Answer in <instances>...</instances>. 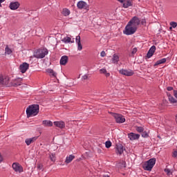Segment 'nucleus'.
<instances>
[{
  "label": "nucleus",
  "instance_id": "nucleus-1",
  "mask_svg": "<svg viewBox=\"0 0 177 177\" xmlns=\"http://www.w3.org/2000/svg\"><path fill=\"white\" fill-rule=\"evenodd\" d=\"M39 113V105L38 104H32L30 105L26 109V114L27 117H35Z\"/></svg>",
  "mask_w": 177,
  "mask_h": 177
},
{
  "label": "nucleus",
  "instance_id": "nucleus-2",
  "mask_svg": "<svg viewBox=\"0 0 177 177\" xmlns=\"http://www.w3.org/2000/svg\"><path fill=\"white\" fill-rule=\"evenodd\" d=\"M156 161L155 158L149 159L142 165L143 169H145V171H151L154 165H156Z\"/></svg>",
  "mask_w": 177,
  "mask_h": 177
},
{
  "label": "nucleus",
  "instance_id": "nucleus-3",
  "mask_svg": "<svg viewBox=\"0 0 177 177\" xmlns=\"http://www.w3.org/2000/svg\"><path fill=\"white\" fill-rule=\"evenodd\" d=\"M48 53H49V51H48L46 48L39 49L34 53L33 56L36 57V59H44Z\"/></svg>",
  "mask_w": 177,
  "mask_h": 177
},
{
  "label": "nucleus",
  "instance_id": "nucleus-4",
  "mask_svg": "<svg viewBox=\"0 0 177 177\" xmlns=\"http://www.w3.org/2000/svg\"><path fill=\"white\" fill-rule=\"evenodd\" d=\"M137 30L136 27L133 26L131 24L128 23L124 30V34L126 35H132L136 32Z\"/></svg>",
  "mask_w": 177,
  "mask_h": 177
},
{
  "label": "nucleus",
  "instance_id": "nucleus-5",
  "mask_svg": "<svg viewBox=\"0 0 177 177\" xmlns=\"http://www.w3.org/2000/svg\"><path fill=\"white\" fill-rule=\"evenodd\" d=\"M112 117L115 120L117 124H124L125 122V117L121 114L111 113Z\"/></svg>",
  "mask_w": 177,
  "mask_h": 177
},
{
  "label": "nucleus",
  "instance_id": "nucleus-6",
  "mask_svg": "<svg viewBox=\"0 0 177 177\" xmlns=\"http://www.w3.org/2000/svg\"><path fill=\"white\" fill-rule=\"evenodd\" d=\"M129 24H130L133 27H136V28L138 29V26L140 24V19L138 17H133L129 21Z\"/></svg>",
  "mask_w": 177,
  "mask_h": 177
},
{
  "label": "nucleus",
  "instance_id": "nucleus-7",
  "mask_svg": "<svg viewBox=\"0 0 177 177\" xmlns=\"http://www.w3.org/2000/svg\"><path fill=\"white\" fill-rule=\"evenodd\" d=\"M12 168L15 172H19V174H21V172L24 171L23 166L17 162L12 163Z\"/></svg>",
  "mask_w": 177,
  "mask_h": 177
},
{
  "label": "nucleus",
  "instance_id": "nucleus-8",
  "mask_svg": "<svg viewBox=\"0 0 177 177\" xmlns=\"http://www.w3.org/2000/svg\"><path fill=\"white\" fill-rule=\"evenodd\" d=\"M30 68V64L27 62H23L20 66H19V70L22 74H24Z\"/></svg>",
  "mask_w": 177,
  "mask_h": 177
},
{
  "label": "nucleus",
  "instance_id": "nucleus-9",
  "mask_svg": "<svg viewBox=\"0 0 177 177\" xmlns=\"http://www.w3.org/2000/svg\"><path fill=\"white\" fill-rule=\"evenodd\" d=\"M9 8L11 10H17L20 8V3L19 1H12L10 3Z\"/></svg>",
  "mask_w": 177,
  "mask_h": 177
},
{
  "label": "nucleus",
  "instance_id": "nucleus-10",
  "mask_svg": "<svg viewBox=\"0 0 177 177\" xmlns=\"http://www.w3.org/2000/svg\"><path fill=\"white\" fill-rule=\"evenodd\" d=\"M9 77L8 76H3L0 75V84L1 85H9Z\"/></svg>",
  "mask_w": 177,
  "mask_h": 177
},
{
  "label": "nucleus",
  "instance_id": "nucleus-11",
  "mask_svg": "<svg viewBox=\"0 0 177 177\" xmlns=\"http://www.w3.org/2000/svg\"><path fill=\"white\" fill-rule=\"evenodd\" d=\"M77 7L78 9H88L89 6H88V3L84 1H80L77 3Z\"/></svg>",
  "mask_w": 177,
  "mask_h": 177
},
{
  "label": "nucleus",
  "instance_id": "nucleus-12",
  "mask_svg": "<svg viewBox=\"0 0 177 177\" xmlns=\"http://www.w3.org/2000/svg\"><path fill=\"white\" fill-rule=\"evenodd\" d=\"M120 74L122 75H126L127 77H131L133 74V71L132 70H127V69H121L120 70Z\"/></svg>",
  "mask_w": 177,
  "mask_h": 177
},
{
  "label": "nucleus",
  "instance_id": "nucleus-13",
  "mask_svg": "<svg viewBox=\"0 0 177 177\" xmlns=\"http://www.w3.org/2000/svg\"><path fill=\"white\" fill-rule=\"evenodd\" d=\"M68 63V56L67 55H63L59 61V64L61 66H66Z\"/></svg>",
  "mask_w": 177,
  "mask_h": 177
},
{
  "label": "nucleus",
  "instance_id": "nucleus-14",
  "mask_svg": "<svg viewBox=\"0 0 177 177\" xmlns=\"http://www.w3.org/2000/svg\"><path fill=\"white\" fill-rule=\"evenodd\" d=\"M38 139V136H35L30 138H26L25 140V143L27 146H30L32 143H34V142H36V140Z\"/></svg>",
  "mask_w": 177,
  "mask_h": 177
},
{
  "label": "nucleus",
  "instance_id": "nucleus-15",
  "mask_svg": "<svg viewBox=\"0 0 177 177\" xmlns=\"http://www.w3.org/2000/svg\"><path fill=\"white\" fill-rule=\"evenodd\" d=\"M128 138L130 140H138L140 138V135L136 134L134 133H130L128 134Z\"/></svg>",
  "mask_w": 177,
  "mask_h": 177
},
{
  "label": "nucleus",
  "instance_id": "nucleus-16",
  "mask_svg": "<svg viewBox=\"0 0 177 177\" xmlns=\"http://www.w3.org/2000/svg\"><path fill=\"white\" fill-rule=\"evenodd\" d=\"M115 149H116V153L117 154L121 155L124 153V146H122V145L117 144L116 147H115Z\"/></svg>",
  "mask_w": 177,
  "mask_h": 177
},
{
  "label": "nucleus",
  "instance_id": "nucleus-17",
  "mask_svg": "<svg viewBox=\"0 0 177 177\" xmlns=\"http://www.w3.org/2000/svg\"><path fill=\"white\" fill-rule=\"evenodd\" d=\"M154 52H156V46H152L147 54V57H148V59H150V57H151L153 55H154Z\"/></svg>",
  "mask_w": 177,
  "mask_h": 177
},
{
  "label": "nucleus",
  "instance_id": "nucleus-18",
  "mask_svg": "<svg viewBox=\"0 0 177 177\" xmlns=\"http://www.w3.org/2000/svg\"><path fill=\"white\" fill-rule=\"evenodd\" d=\"M54 125L60 129H63L66 127V124L63 121H55L53 122Z\"/></svg>",
  "mask_w": 177,
  "mask_h": 177
},
{
  "label": "nucleus",
  "instance_id": "nucleus-19",
  "mask_svg": "<svg viewBox=\"0 0 177 177\" xmlns=\"http://www.w3.org/2000/svg\"><path fill=\"white\" fill-rule=\"evenodd\" d=\"M75 42L77 44V50H81L82 49V44H81V36L77 35L75 38Z\"/></svg>",
  "mask_w": 177,
  "mask_h": 177
},
{
  "label": "nucleus",
  "instance_id": "nucleus-20",
  "mask_svg": "<svg viewBox=\"0 0 177 177\" xmlns=\"http://www.w3.org/2000/svg\"><path fill=\"white\" fill-rule=\"evenodd\" d=\"M21 81H23L21 78H18L15 80V81L11 82L10 85L12 86H20V85H21Z\"/></svg>",
  "mask_w": 177,
  "mask_h": 177
},
{
  "label": "nucleus",
  "instance_id": "nucleus-21",
  "mask_svg": "<svg viewBox=\"0 0 177 177\" xmlns=\"http://www.w3.org/2000/svg\"><path fill=\"white\" fill-rule=\"evenodd\" d=\"M133 5L132 0H124L123 1V8H129V6H132Z\"/></svg>",
  "mask_w": 177,
  "mask_h": 177
},
{
  "label": "nucleus",
  "instance_id": "nucleus-22",
  "mask_svg": "<svg viewBox=\"0 0 177 177\" xmlns=\"http://www.w3.org/2000/svg\"><path fill=\"white\" fill-rule=\"evenodd\" d=\"M111 60L113 64H118V62H120V56L117 54H114Z\"/></svg>",
  "mask_w": 177,
  "mask_h": 177
},
{
  "label": "nucleus",
  "instance_id": "nucleus-23",
  "mask_svg": "<svg viewBox=\"0 0 177 177\" xmlns=\"http://www.w3.org/2000/svg\"><path fill=\"white\" fill-rule=\"evenodd\" d=\"M42 125L46 127H53V122L50 120H43Z\"/></svg>",
  "mask_w": 177,
  "mask_h": 177
},
{
  "label": "nucleus",
  "instance_id": "nucleus-24",
  "mask_svg": "<svg viewBox=\"0 0 177 177\" xmlns=\"http://www.w3.org/2000/svg\"><path fill=\"white\" fill-rule=\"evenodd\" d=\"M48 158L52 162H56V153L50 152L48 153Z\"/></svg>",
  "mask_w": 177,
  "mask_h": 177
},
{
  "label": "nucleus",
  "instance_id": "nucleus-25",
  "mask_svg": "<svg viewBox=\"0 0 177 177\" xmlns=\"http://www.w3.org/2000/svg\"><path fill=\"white\" fill-rule=\"evenodd\" d=\"M62 41L64 44H70V42H71V44H74V39L71 40V37H64Z\"/></svg>",
  "mask_w": 177,
  "mask_h": 177
},
{
  "label": "nucleus",
  "instance_id": "nucleus-26",
  "mask_svg": "<svg viewBox=\"0 0 177 177\" xmlns=\"http://www.w3.org/2000/svg\"><path fill=\"white\" fill-rule=\"evenodd\" d=\"M74 158H75V156L74 155H69L66 158V160H65L66 164H70V162H71V161H73Z\"/></svg>",
  "mask_w": 177,
  "mask_h": 177
},
{
  "label": "nucleus",
  "instance_id": "nucleus-27",
  "mask_svg": "<svg viewBox=\"0 0 177 177\" xmlns=\"http://www.w3.org/2000/svg\"><path fill=\"white\" fill-rule=\"evenodd\" d=\"M167 62V59L166 58H163L161 59L158 60L155 64H154V67L159 66V64H164V63H165Z\"/></svg>",
  "mask_w": 177,
  "mask_h": 177
},
{
  "label": "nucleus",
  "instance_id": "nucleus-28",
  "mask_svg": "<svg viewBox=\"0 0 177 177\" xmlns=\"http://www.w3.org/2000/svg\"><path fill=\"white\" fill-rule=\"evenodd\" d=\"M46 73H48L50 77H56L57 75V73L51 68L46 69Z\"/></svg>",
  "mask_w": 177,
  "mask_h": 177
},
{
  "label": "nucleus",
  "instance_id": "nucleus-29",
  "mask_svg": "<svg viewBox=\"0 0 177 177\" xmlns=\"http://www.w3.org/2000/svg\"><path fill=\"white\" fill-rule=\"evenodd\" d=\"M13 53V51L10 48H9V46H6L5 48V55H12Z\"/></svg>",
  "mask_w": 177,
  "mask_h": 177
},
{
  "label": "nucleus",
  "instance_id": "nucleus-30",
  "mask_svg": "<svg viewBox=\"0 0 177 177\" xmlns=\"http://www.w3.org/2000/svg\"><path fill=\"white\" fill-rule=\"evenodd\" d=\"M100 74H104L106 77H109L110 76V73H107V70L106 68H102L100 70Z\"/></svg>",
  "mask_w": 177,
  "mask_h": 177
},
{
  "label": "nucleus",
  "instance_id": "nucleus-31",
  "mask_svg": "<svg viewBox=\"0 0 177 177\" xmlns=\"http://www.w3.org/2000/svg\"><path fill=\"white\" fill-rule=\"evenodd\" d=\"M168 98H169V102L170 103H177V100L172 97V95H170L169 94H167Z\"/></svg>",
  "mask_w": 177,
  "mask_h": 177
},
{
  "label": "nucleus",
  "instance_id": "nucleus-32",
  "mask_svg": "<svg viewBox=\"0 0 177 177\" xmlns=\"http://www.w3.org/2000/svg\"><path fill=\"white\" fill-rule=\"evenodd\" d=\"M62 15L63 16H69L70 15V10L67 8H64L62 10Z\"/></svg>",
  "mask_w": 177,
  "mask_h": 177
},
{
  "label": "nucleus",
  "instance_id": "nucleus-33",
  "mask_svg": "<svg viewBox=\"0 0 177 177\" xmlns=\"http://www.w3.org/2000/svg\"><path fill=\"white\" fill-rule=\"evenodd\" d=\"M164 171L167 174V176H171V175H172V171H171V169L168 168H165Z\"/></svg>",
  "mask_w": 177,
  "mask_h": 177
},
{
  "label": "nucleus",
  "instance_id": "nucleus-34",
  "mask_svg": "<svg viewBox=\"0 0 177 177\" xmlns=\"http://www.w3.org/2000/svg\"><path fill=\"white\" fill-rule=\"evenodd\" d=\"M136 129L137 132H139L140 133H141V132H143V131H145V129L142 127H137Z\"/></svg>",
  "mask_w": 177,
  "mask_h": 177
},
{
  "label": "nucleus",
  "instance_id": "nucleus-35",
  "mask_svg": "<svg viewBox=\"0 0 177 177\" xmlns=\"http://www.w3.org/2000/svg\"><path fill=\"white\" fill-rule=\"evenodd\" d=\"M105 146H106V149H110V147H111V141H106L105 142Z\"/></svg>",
  "mask_w": 177,
  "mask_h": 177
},
{
  "label": "nucleus",
  "instance_id": "nucleus-36",
  "mask_svg": "<svg viewBox=\"0 0 177 177\" xmlns=\"http://www.w3.org/2000/svg\"><path fill=\"white\" fill-rule=\"evenodd\" d=\"M170 26L173 27V28H176L177 27V23L175 21L170 22Z\"/></svg>",
  "mask_w": 177,
  "mask_h": 177
},
{
  "label": "nucleus",
  "instance_id": "nucleus-37",
  "mask_svg": "<svg viewBox=\"0 0 177 177\" xmlns=\"http://www.w3.org/2000/svg\"><path fill=\"white\" fill-rule=\"evenodd\" d=\"M142 138H149V133L146 131H142Z\"/></svg>",
  "mask_w": 177,
  "mask_h": 177
},
{
  "label": "nucleus",
  "instance_id": "nucleus-38",
  "mask_svg": "<svg viewBox=\"0 0 177 177\" xmlns=\"http://www.w3.org/2000/svg\"><path fill=\"white\" fill-rule=\"evenodd\" d=\"M44 168V165L41 163L37 164V169H39V171H41V169H42Z\"/></svg>",
  "mask_w": 177,
  "mask_h": 177
},
{
  "label": "nucleus",
  "instance_id": "nucleus-39",
  "mask_svg": "<svg viewBox=\"0 0 177 177\" xmlns=\"http://www.w3.org/2000/svg\"><path fill=\"white\" fill-rule=\"evenodd\" d=\"M136 52H138V48H133L131 50V55H135V53H136Z\"/></svg>",
  "mask_w": 177,
  "mask_h": 177
},
{
  "label": "nucleus",
  "instance_id": "nucleus-40",
  "mask_svg": "<svg viewBox=\"0 0 177 177\" xmlns=\"http://www.w3.org/2000/svg\"><path fill=\"white\" fill-rule=\"evenodd\" d=\"M101 57H104L106 56V52L104 50L102 51L100 53Z\"/></svg>",
  "mask_w": 177,
  "mask_h": 177
},
{
  "label": "nucleus",
  "instance_id": "nucleus-41",
  "mask_svg": "<svg viewBox=\"0 0 177 177\" xmlns=\"http://www.w3.org/2000/svg\"><path fill=\"white\" fill-rule=\"evenodd\" d=\"M82 80H83V81H85V80H88V75H84L82 77Z\"/></svg>",
  "mask_w": 177,
  "mask_h": 177
},
{
  "label": "nucleus",
  "instance_id": "nucleus-42",
  "mask_svg": "<svg viewBox=\"0 0 177 177\" xmlns=\"http://www.w3.org/2000/svg\"><path fill=\"white\" fill-rule=\"evenodd\" d=\"M141 24H142V26H146V19H142Z\"/></svg>",
  "mask_w": 177,
  "mask_h": 177
},
{
  "label": "nucleus",
  "instance_id": "nucleus-43",
  "mask_svg": "<svg viewBox=\"0 0 177 177\" xmlns=\"http://www.w3.org/2000/svg\"><path fill=\"white\" fill-rule=\"evenodd\" d=\"M173 157H174V158H177V151H174Z\"/></svg>",
  "mask_w": 177,
  "mask_h": 177
},
{
  "label": "nucleus",
  "instance_id": "nucleus-44",
  "mask_svg": "<svg viewBox=\"0 0 177 177\" xmlns=\"http://www.w3.org/2000/svg\"><path fill=\"white\" fill-rule=\"evenodd\" d=\"M6 0H0V8H2V3L5 2Z\"/></svg>",
  "mask_w": 177,
  "mask_h": 177
},
{
  "label": "nucleus",
  "instance_id": "nucleus-45",
  "mask_svg": "<svg viewBox=\"0 0 177 177\" xmlns=\"http://www.w3.org/2000/svg\"><path fill=\"white\" fill-rule=\"evenodd\" d=\"M174 95L175 97H176V99H177V91H174Z\"/></svg>",
  "mask_w": 177,
  "mask_h": 177
},
{
  "label": "nucleus",
  "instance_id": "nucleus-46",
  "mask_svg": "<svg viewBox=\"0 0 177 177\" xmlns=\"http://www.w3.org/2000/svg\"><path fill=\"white\" fill-rule=\"evenodd\" d=\"M3 160V158H2V155H1L0 153V162H2Z\"/></svg>",
  "mask_w": 177,
  "mask_h": 177
},
{
  "label": "nucleus",
  "instance_id": "nucleus-47",
  "mask_svg": "<svg viewBox=\"0 0 177 177\" xmlns=\"http://www.w3.org/2000/svg\"><path fill=\"white\" fill-rule=\"evenodd\" d=\"M172 89H174V88L171 86L167 87V91H172Z\"/></svg>",
  "mask_w": 177,
  "mask_h": 177
},
{
  "label": "nucleus",
  "instance_id": "nucleus-48",
  "mask_svg": "<svg viewBox=\"0 0 177 177\" xmlns=\"http://www.w3.org/2000/svg\"><path fill=\"white\" fill-rule=\"evenodd\" d=\"M118 1L119 2H121V3H123L124 0H118Z\"/></svg>",
  "mask_w": 177,
  "mask_h": 177
},
{
  "label": "nucleus",
  "instance_id": "nucleus-49",
  "mask_svg": "<svg viewBox=\"0 0 177 177\" xmlns=\"http://www.w3.org/2000/svg\"><path fill=\"white\" fill-rule=\"evenodd\" d=\"M103 177H110V176H109V175H104V176H103Z\"/></svg>",
  "mask_w": 177,
  "mask_h": 177
}]
</instances>
